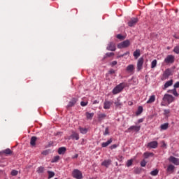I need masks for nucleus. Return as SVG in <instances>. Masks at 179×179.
I'll return each mask as SVG.
<instances>
[{
  "label": "nucleus",
  "instance_id": "f257e3e1",
  "mask_svg": "<svg viewBox=\"0 0 179 179\" xmlns=\"http://www.w3.org/2000/svg\"><path fill=\"white\" fill-rule=\"evenodd\" d=\"M125 87V83H122L117 85L112 91L113 94H118V93H121L124 88Z\"/></svg>",
  "mask_w": 179,
  "mask_h": 179
},
{
  "label": "nucleus",
  "instance_id": "f03ea898",
  "mask_svg": "<svg viewBox=\"0 0 179 179\" xmlns=\"http://www.w3.org/2000/svg\"><path fill=\"white\" fill-rule=\"evenodd\" d=\"M174 61H176V57L173 55H169L164 59V62L169 65V64H174Z\"/></svg>",
  "mask_w": 179,
  "mask_h": 179
},
{
  "label": "nucleus",
  "instance_id": "7ed1b4c3",
  "mask_svg": "<svg viewBox=\"0 0 179 179\" xmlns=\"http://www.w3.org/2000/svg\"><path fill=\"white\" fill-rule=\"evenodd\" d=\"M72 176H73V178H76V179L83 178V174L78 169L73 170V173H72Z\"/></svg>",
  "mask_w": 179,
  "mask_h": 179
},
{
  "label": "nucleus",
  "instance_id": "20e7f679",
  "mask_svg": "<svg viewBox=\"0 0 179 179\" xmlns=\"http://www.w3.org/2000/svg\"><path fill=\"white\" fill-rule=\"evenodd\" d=\"M143 62H145V59L143 57H140L137 61V71L140 72L143 69Z\"/></svg>",
  "mask_w": 179,
  "mask_h": 179
},
{
  "label": "nucleus",
  "instance_id": "39448f33",
  "mask_svg": "<svg viewBox=\"0 0 179 179\" xmlns=\"http://www.w3.org/2000/svg\"><path fill=\"white\" fill-rule=\"evenodd\" d=\"M171 75V70H170V69H166L162 75V77L161 78V80H166L169 79Z\"/></svg>",
  "mask_w": 179,
  "mask_h": 179
},
{
  "label": "nucleus",
  "instance_id": "423d86ee",
  "mask_svg": "<svg viewBox=\"0 0 179 179\" xmlns=\"http://www.w3.org/2000/svg\"><path fill=\"white\" fill-rule=\"evenodd\" d=\"M163 101H167L168 104H170L174 101V96H173V95L166 94L164 96Z\"/></svg>",
  "mask_w": 179,
  "mask_h": 179
},
{
  "label": "nucleus",
  "instance_id": "0eeeda50",
  "mask_svg": "<svg viewBox=\"0 0 179 179\" xmlns=\"http://www.w3.org/2000/svg\"><path fill=\"white\" fill-rule=\"evenodd\" d=\"M131 43L129 40H126L117 45V48H127V47H129Z\"/></svg>",
  "mask_w": 179,
  "mask_h": 179
},
{
  "label": "nucleus",
  "instance_id": "6e6552de",
  "mask_svg": "<svg viewBox=\"0 0 179 179\" xmlns=\"http://www.w3.org/2000/svg\"><path fill=\"white\" fill-rule=\"evenodd\" d=\"M169 162H170V163H173V164H175V166H179V159L176 158V157L171 156L169 158Z\"/></svg>",
  "mask_w": 179,
  "mask_h": 179
},
{
  "label": "nucleus",
  "instance_id": "1a4fd4ad",
  "mask_svg": "<svg viewBox=\"0 0 179 179\" xmlns=\"http://www.w3.org/2000/svg\"><path fill=\"white\" fill-rule=\"evenodd\" d=\"M159 143L157 141H151L148 143L147 148H150V149H156L157 148Z\"/></svg>",
  "mask_w": 179,
  "mask_h": 179
},
{
  "label": "nucleus",
  "instance_id": "9d476101",
  "mask_svg": "<svg viewBox=\"0 0 179 179\" xmlns=\"http://www.w3.org/2000/svg\"><path fill=\"white\" fill-rule=\"evenodd\" d=\"M127 72L128 73H134L135 72V66L134 64H129L126 68Z\"/></svg>",
  "mask_w": 179,
  "mask_h": 179
},
{
  "label": "nucleus",
  "instance_id": "9b49d317",
  "mask_svg": "<svg viewBox=\"0 0 179 179\" xmlns=\"http://www.w3.org/2000/svg\"><path fill=\"white\" fill-rule=\"evenodd\" d=\"M127 131L128 132H132V131L139 132V131H141V126H131Z\"/></svg>",
  "mask_w": 179,
  "mask_h": 179
},
{
  "label": "nucleus",
  "instance_id": "f8f14e48",
  "mask_svg": "<svg viewBox=\"0 0 179 179\" xmlns=\"http://www.w3.org/2000/svg\"><path fill=\"white\" fill-rule=\"evenodd\" d=\"M78 103V98H73L69 103L67 108L73 107Z\"/></svg>",
  "mask_w": 179,
  "mask_h": 179
},
{
  "label": "nucleus",
  "instance_id": "ddd939ff",
  "mask_svg": "<svg viewBox=\"0 0 179 179\" xmlns=\"http://www.w3.org/2000/svg\"><path fill=\"white\" fill-rule=\"evenodd\" d=\"M138 23V18H131L130 21L128 22V26L129 27H133V26H135Z\"/></svg>",
  "mask_w": 179,
  "mask_h": 179
},
{
  "label": "nucleus",
  "instance_id": "4468645a",
  "mask_svg": "<svg viewBox=\"0 0 179 179\" xmlns=\"http://www.w3.org/2000/svg\"><path fill=\"white\" fill-rule=\"evenodd\" d=\"M176 169V166L173 164H169L167 166L166 171L167 173H169V174H173L174 173V169Z\"/></svg>",
  "mask_w": 179,
  "mask_h": 179
},
{
  "label": "nucleus",
  "instance_id": "2eb2a0df",
  "mask_svg": "<svg viewBox=\"0 0 179 179\" xmlns=\"http://www.w3.org/2000/svg\"><path fill=\"white\" fill-rule=\"evenodd\" d=\"M112 104L113 103H111L110 101H105V102L103 103V108L105 110H110Z\"/></svg>",
  "mask_w": 179,
  "mask_h": 179
},
{
  "label": "nucleus",
  "instance_id": "dca6fc26",
  "mask_svg": "<svg viewBox=\"0 0 179 179\" xmlns=\"http://www.w3.org/2000/svg\"><path fill=\"white\" fill-rule=\"evenodd\" d=\"M156 101V96L151 95L149 97V99L147 101V104H152V103H155Z\"/></svg>",
  "mask_w": 179,
  "mask_h": 179
},
{
  "label": "nucleus",
  "instance_id": "f3484780",
  "mask_svg": "<svg viewBox=\"0 0 179 179\" xmlns=\"http://www.w3.org/2000/svg\"><path fill=\"white\" fill-rule=\"evenodd\" d=\"M133 55L135 59H138V58L141 57V50L139 49L136 50V51L134 52Z\"/></svg>",
  "mask_w": 179,
  "mask_h": 179
},
{
  "label": "nucleus",
  "instance_id": "a211bd4d",
  "mask_svg": "<svg viewBox=\"0 0 179 179\" xmlns=\"http://www.w3.org/2000/svg\"><path fill=\"white\" fill-rule=\"evenodd\" d=\"M107 50H108V51H115V44L110 43L107 47Z\"/></svg>",
  "mask_w": 179,
  "mask_h": 179
},
{
  "label": "nucleus",
  "instance_id": "6ab92c4d",
  "mask_svg": "<svg viewBox=\"0 0 179 179\" xmlns=\"http://www.w3.org/2000/svg\"><path fill=\"white\" fill-rule=\"evenodd\" d=\"M170 86H173V80H170L164 84V90H166L167 87H170Z\"/></svg>",
  "mask_w": 179,
  "mask_h": 179
},
{
  "label": "nucleus",
  "instance_id": "aec40b11",
  "mask_svg": "<svg viewBox=\"0 0 179 179\" xmlns=\"http://www.w3.org/2000/svg\"><path fill=\"white\" fill-rule=\"evenodd\" d=\"M110 164H111V160L110 159L104 160L101 163V166H104V167H108V166H110Z\"/></svg>",
  "mask_w": 179,
  "mask_h": 179
},
{
  "label": "nucleus",
  "instance_id": "412c9836",
  "mask_svg": "<svg viewBox=\"0 0 179 179\" xmlns=\"http://www.w3.org/2000/svg\"><path fill=\"white\" fill-rule=\"evenodd\" d=\"M71 138L72 139H76V141H79V134H78L75 131H72V134L71 136Z\"/></svg>",
  "mask_w": 179,
  "mask_h": 179
},
{
  "label": "nucleus",
  "instance_id": "4be33fe9",
  "mask_svg": "<svg viewBox=\"0 0 179 179\" xmlns=\"http://www.w3.org/2000/svg\"><path fill=\"white\" fill-rule=\"evenodd\" d=\"M36 142H37V137L36 136H32L31 138L30 141V145L31 146H36Z\"/></svg>",
  "mask_w": 179,
  "mask_h": 179
},
{
  "label": "nucleus",
  "instance_id": "5701e85b",
  "mask_svg": "<svg viewBox=\"0 0 179 179\" xmlns=\"http://www.w3.org/2000/svg\"><path fill=\"white\" fill-rule=\"evenodd\" d=\"M113 143V138H110L107 142L102 143L101 146L102 148H107L108 145L111 144Z\"/></svg>",
  "mask_w": 179,
  "mask_h": 179
},
{
  "label": "nucleus",
  "instance_id": "b1692460",
  "mask_svg": "<svg viewBox=\"0 0 179 179\" xmlns=\"http://www.w3.org/2000/svg\"><path fill=\"white\" fill-rule=\"evenodd\" d=\"M65 152H66V148L61 147L58 149V153L59 155H64Z\"/></svg>",
  "mask_w": 179,
  "mask_h": 179
},
{
  "label": "nucleus",
  "instance_id": "393cba45",
  "mask_svg": "<svg viewBox=\"0 0 179 179\" xmlns=\"http://www.w3.org/2000/svg\"><path fill=\"white\" fill-rule=\"evenodd\" d=\"M85 115L87 117V120H92V118L94 117V113H90L89 112H86Z\"/></svg>",
  "mask_w": 179,
  "mask_h": 179
},
{
  "label": "nucleus",
  "instance_id": "a878e982",
  "mask_svg": "<svg viewBox=\"0 0 179 179\" xmlns=\"http://www.w3.org/2000/svg\"><path fill=\"white\" fill-rule=\"evenodd\" d=\"M143 113V107L138 106L137 111L136 112V115H141V113Z\"/></svg>",
  "mask_w": 179,
  "mask_h": 179
},
{
  "label": "nucleus",
  "instance_id": "bb28decb",
  "mask_svg": "<svg viewBox=\"0 0 179 179\" xmlns=\"http://www.w3.org/2000/svg\"><path fill=\"white\" fill-rule=\"evenodd\" d=\"M161 131H166L169 128V123H164L160 126Z\"/></svg>",
  "mask_w": 179,
  "mask_h": 179
},
{
  "label": "nucleus",
  "instance_id": "cd10ccee",
  "mask_svg": "<svg viewBox=\"0 0 179 179\" xmlns=\"http://www.w3.org/2000/svg\"><path fill=\"white\" fill-rule=\"evenodd\" d=\"M79 131H80V134H83L84 135L85 134H87V128H83V127H79Z\"/></svg>",
  "mask_w": 179,
  "mask_h": 179
},
{
  "label": "nucleus",
  "instance_id": "c85d7f7f",
  "mask_svg": "<svg viewBox=\"0 0 179 179\" xmlns=\"http://www.w3.org/2000/svg\"><path fill=\"white\" fill-rule=\"evenodd\" d=\"M1 153H4L5 155H12V150L9 148H7L3 150Z\"/></svg>",
  "mask_w": 179,
  "mask_h": 179
},
{
  "label": "nucleus",
  "instance_id": "c756f323",
  "mask_svg": "<svg viewBox=\"0 0 179 179\" xmlns=\"http://www.w3.org/2000/svg\"><path fill=\"white\" fill-rule=\"evenodd\" d=\"M107 117V115L104 113H101L98 115V120H104V118H106Z\"/></svg>",
  "mask_w": 179,
  "mask_h": 179
},
{
  "label": "nucleus",
  "instance_id": "7c9ffc66",
  "mask_svg": "<svg viewBox=\"0 0 179 179\" xmlns=\"http://www.w3.org/2000/svg\"><path fill=\"white\" fill-rule=\"evenodd\" d=\"M157 65V60L154 59L152 62H151V68L153 69L155 68H156Z\"/></svg>",
  "mask_w": 179,
  "mask_h": 179
},
{
  "label": "nucleus",
  "instance_id": "2f4dec72",
  "mask_svg": "<svg viewBox=\"0 0 179 179\" xmlns=\"http://www.w3.org/2000/svg\"><path fill=\"white\" fill-rule=\"evenodd\" d=\"M171 92H172V94H173V96H175V97H178L179 94L177 93V89L173 88V89L171 90Z\"/></svg>",
  "mask_w": 179,
  "mask_h": 179
},
{
  "label": "nucleus",
  "instance_id": "473e14b6",
  "mask_svg": "<svg viewBox=\"0 0 179 179\" xmlns=\"http://www.w3.org/2000/svg\"><path fill=\"white\" fill-rule=\"evenodd\" d=\"M164 115H165L166 117H170V110L169 109L164 110Z\"/></svg>",
  "mask_w": 179,
  "mask_h": 179
},
{
  "label": "nucleus",
  "instance_id": "72a5a7b5",
  "mask_svg": "<svg viewBox=\"0 0 179 179\" xmlns=\"http://www.w3.org/2000/svg\"><path fill=\"white\" fill-rule=\"evenodd\" d=\"M58 160H59V156L57 155L53 157V159L51 161V163H57V162H58Z\"/></svg>",
  "mask_w": 179,
  "mask_h": 179
},
{
  "label": "nucleus",
  "instance_id": "f704fd0d",
  "mask_svg": "<svg viewBox=\"0 0 179 179\" xmlns=\"http://www.w3.org/2000/svg\"><path fill=\"white\" fill-rule=\"evenodd\" d=\"M37 173H38V174H41V173H44V167H43V166H40V167H38V169H37Z\"/></svg>",
  "mask_w": 179,
  "mask_h": 179
},
{
  "label": "nucleus",
  "instance_id": "c9c22d12",
  "mask_svg": "<svg viewBox=\"0 0 179 179\" xmlns=\"http://www.w3.org/2000/svg\"><path fill=\"white\" fill-rule=\"evenodd\" d=\"M48 178H52V177H54V176H55V173L51 171H48Z\"/></svg>",
  "mask_w": 179,
  "mask_h": 179
},
{
  "label": "nucleus",
  "instance_id": "e433bc0d",
  "mask_svg": "<svg viewBox=\"0 0 179 179\" xmlns=\"http://www.w3.org/2000/svg\"><path fill=\"white\" fill-rule=\"evenodd\" d=\"M173 52L175 54H178V55L179 54V45L174 47Z\"/></svg>",
  "mask_w": 179,
  "mask_h": 179
},
{
  "label": "nucleus",
  "instance_id": "4c0bfd02",
  "mask_svg": "<svg viewBox=\"0 0 179 179\" xmlns=\"http://www.w3.org/2000/svg\"><path fill=\"white\" fill-rule=\"evenodd\" d=\"M143 156L145 159H148L150 156H153V153L147 152L144 153Z\"/></svg>",
  "mask_w": 179,
  "mask_h": 179
},
{
  "label": "nucleus",
  "instance_id": "58836bf2",
  "mask_svg": "<svg viewBox=\"0 0 179 179\" xmlns=\"http://www.w3.org/2000/svg\"><path fill=\"white\" fill-rule=\"evenodd\" d=\"M132 163H134V159H129L127 162V167H131L132 166Z\"/></svg>",
  "mask_w": 179,
  "mask_h": 179
},
{
  "label": "nucleus",
  "instance_id": "ea45409f",
  "mask_svg": "<svg viewBox=\"0 0 179 179\" xmlns=\"http://www.w3.org/2000/svg\"><path fill=\"white\" fill-rule=\"evenodd\" d=\"M151 176H157L159 174V171L157 169H155L150 173Z\"/></svg>",
  "mask_w": 179,
  "mask_h": 179
},
{
  "label": "nucleus",
  "instance_id": "a19ab883",
  "mask_svg": "<svg viewBox=\"0 0 179 179\" xmlns=\"http://www.w3.org/2000/svg\"><path fill=\"white\" fill-rule=\"evenodd\" d=\"M88 103H89V102H88L87 101H82L80 102V106H81L82 107H86V106H87Z\"/></svg>",
  "mask_w": 179,
  "mask_h": 179
},
{
  "label": "nucleus",
  "instance_id": "79ce46f5",
  "mask_svg": "<svg viewBox=\"0 0 179 179\" xmlns=\"http://www.w3.org/2000/svg\"><path fill=\"white\" fill-rule=\"evenodd\" d=\"M18 173H19V172L16 170H13L10 173L11 176H17Z\"/></svg>",
  "mask_w": 179,
  "mask_h": 179
},
{
  "label": "nucleus",
  "instance_id": "37998d69",
  "mask_svg": "<svg viewBox=\"0 0 179 179\" xmlns=\"http://www.w3.org/2000/svg\"><path fill=\"white\" fill-rule=\"evenodd\" d=\"M115 105L116 106V107H121L122 106V103L120 102V101H117L115 102Z\"/></svg>",
  "mask_w": 179,
  "mask_h": 179
},
{
  "label": "nucleus",
  "instance_id": "c03bdc74",
  "mask_svg": "<svg viewBox=\"0 0 179 179\" xmlns=\"http://www.w3.org/2000/svg\"><path fill=\"white\" fill-rule=\"evenodd\" d=\"M141 167H145L146 166V161L145 159L141 161Z\"/></svg>",
  "mask_w": 179,
  "mask_h": 179
},
{
  "label": "nucleus",
  "instance_id": "a18cd8bd",
  "mask_svg": "<svg viewBox=\"0 0 179 179\" xmlns=\"http://www.w3.org/2000/svg\"><path fill=\"white\" fill-rule=\"evenodd\" d=\"M173 89H178L179 88V81L176 82L173 85Z\"/></svg>",
  "mask_w": 179,
  "mask_h": 179
},
{
  "label": "nucleus",
  "instance_id": "49530a36",
  "mask_svg": "<svg viewBox=\"0 0 179 179\" xmlns=\"http://www.w3.org/2000/svg\"><path fill=\"white\" fill-rule=\"evenodd\" d=\"M117 38H118L119 40H124V36L121 34H117Z\"/></svg>",
  "mask_w": 179,
  "mask_h": 179
},
{
  "label": "nucleus",
  "instance_id": "de8ad7c7",
  "mask_svg": "<svg viewBox=\"0 0 179 179\" xmlns=\"http://www.w3.org/2000/svg\"><path fill=\"white\" fill-rule=\"evenodd\" d=\"M110 134V132L108 131V127H106L105 129V131L103 133V135H108Z\"/></svg>",
  "mask_w": 179,
  "mask_h": 179
},
{
  "label": "nucleus",
  "instance_id": "09e8293b",
  "mask_svg": "<svg viewBox=\"0 0 179 179\" xmlns=\"http://www.w3.org/2000/svg\"><path fill=\"white\" fill-rule=\"evenodd\" d=\"M116 148H118V145L117 144H113L110 146V149H116Z\"/></svg>",
  "mask_w": 179,
  "mask_h": 179
},
{
  "label": "nucleus",
  "instance_id": "8fccbe9b",
  "mask_svg": "<svg viewBox=\"0 0 179 179\" xmlns=\"http://www.w3.org/2000/svg\"><path fill=\"white\" fill-rule=\"evenodd\" d=\"M109 73L110 75H113V73H115V71L114 69H110V70H109Z\"/></svg>",
  "mask_w": 179,
  "mask_h": 179
},
{
  "label": "nucleus",
  "instance_id": "3c124183",
  "mask_svg": "<svg viewBox=\"0 0 179 179\" xmlns=\"http://www.w3.org/2000/svg\"><path fill=\"white\" fill-rule=\"evenodd\" d=\"M42 155H43L44 156H47V155H48V151L45 150V151L42 152Z\"/></svg>",
  "mask_w": 179,
  "mask_h": 179
},
{
  "label": "nucleus",
  "instance_id": "603ef678",
  "mask_svg": "<svg viewBox=\"0 0 179 179\" xmlns=\"http://www.w3.org/2000/svg\"><path fill=\"white\" fill-rule=\"evenodd\" d=\"M111 65L112 66H115V65H117V61L112 62Z\"/></svg>",
  "mask_w": 179,
  "mask_h": 179
},
{
  "label": "nucleus",
  "instance_id": "864d4df0",
  "mask_svg": "<svg viewBox=\"0 0 179 179\" xmlns=\"http://www.w3.org/2000/svg\"><path fill=\"white\" fill-rule=\"evenodd\" d=\"M166 146L167 145L166 144V143L164 141H162V147L166 148Z\"/></svg>",
  "mask_w": 179,
  "mask_h": 179
},
{
  "label": "nucleus",
  "instance_id": "5fc2aeb1",
  "mask_svg": "<svg viewBox=\"0 0 179 179\" xmlns=\"http://www.w3.org/2000/svg\"><path fill=\"white\" fill-rule=\"evenodd\" d=\"M125 55H129V52L128 51L123 54V57H125Z\"/></svg>",
  "mask_w": 179,
  "mask_h": 179
},
{
  "label": "nucleus",
  "instance_id": "6e6d98bb",
  "mask_svg": "<svg viewBox=\"0 0 179 179\" xmlns=\"http://www.w3.org/2000/svg\"><path fill=\"white\" fill-rule=\"evenodd\" d=\"M141 122H143V119H139V120H138V124H141Z\"/></svg>",
  "mask_w": 179,
  "mask_h": 179
},
{
  "label": "nucleus",
  "instance_id": "4d7b16f0",
  "mask_svg": "<svg viewBox=\"0 0 179 179\" xmlns=\"http://www.w3.org/2000/svg\"><path fill=\"white\" fill-rule=\"evenodd\" d=\"M79 155L76 154L73 157V159H78Z\"/></svg>",
  "mask_w": 179,
  "mask_h": 179
},
{
  "label": "nucleus",
  "instance_id": "13d9d810",
  "mask_svg": "<svg viewBox=\"0 0 179 179\" xmlns=\"http://www.w3.org/2000/svg\"><path fill=\"white\" fill-rule=\"evenodd\" d=\"M129 106H132L134 103L132 101H129L128 102Z\"/></svg>",
  "mask_w": 179,
  "mask_h": 179
},
{
  "label": "nucleus",
  "instance_id": "bf43d9fd",
  "mask_svg": "<svg viewBox=\"0 0 179 179\" xmlns=\"http://www.w3.org/2000/svg\"><path fill=\"white\" fill-rule=\"evenodd\" d=\"M122 57H124V55H120L117 56V58H122Z\"/></svg>",
  "mask_w": 179,
  "mask_h": 179
},
{
  "label": "nucleus",
  "instance_id": "052dcab7",
  "mask_svg": "<svg viewBox=\"0 0 179 179\" xmlns=\"http://www.w3.org/2000/svg\"><path fill=\"white\" fill-rule=\"evenodd\" d=\"M96 103H99V101H94V103H93V104H96Z\"/></svg>",
  "mask_w": 179,
  "mask_h": 179
},
{
  "label": "nucleus",
  "instance_id": "680f3d73",
  "mask_svg": "<svg viewBox=\"0 0 179 179\" xmlns=\"http://www.w3.org/2000/svg\"><path fill=\"white\" fill-rule=\"evenodd\" d=\"M167 50H170V47H167Z\"/></svg>",
  "mask_w": 179,
  "mask_h": 179
},
{
  "label": "nucleus",
  "instance_id": "e2e57ef3",
  "mask_svg": "<svg viewBox=\"0 0 179 179\" xmlns=\"http://www.w3.org/2000/svg\"><path fill=\"white\" fill-rule=\"evenodd\" d=\"M111 55H114V53H110Z\"/></svg>",
  "mask_w": 179,
  "mask_h": 179
}]
</instances>
